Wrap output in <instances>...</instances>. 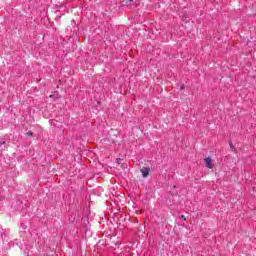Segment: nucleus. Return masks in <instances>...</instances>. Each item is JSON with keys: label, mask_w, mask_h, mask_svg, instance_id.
<instances>
[{"label": "nucleus", "mask_w": 256, "mask_h": 256, "mask_svg": "<svg viewBox=\"0 0 256 256\" xmlns=\"http://www.w3.org/2000/svg\"><path fill=\"white\" fill-rule=\"evenodd\" d=\"M27 135H28V137H31V136H33V132H27Z\"/></svg>", "instance_id": "7ed1b4c3"}, {"label": "nucleus", "mask_w": 256, "mask_h": 256, "mask_svg": "<svg viewBox=\"0 0 256 256\" xmlns=\"http://www.w3.org/2000/svg\"><path fill=\"white\" fill-rule=\"evenodd\" d=\"M129 1H133V0H129Z\"/></svg>", "instance_id": "39448f33"}, {"label": "nucleus", "mask_w": 256, "mask_h": 256, "mask_svg": "<svg viewBox=\"0 0 256 256\" xmlns=\"http://www.w3.org/2000/svg\"><path fill=\"white\" fill-rule=\"evenodd\" d=\"M140 172L142 173V176L144 178L149 177V173H151V168L149 167H143Z\"/></svg>", "instance_id": "f257e3e1"}, {"label": "nucleus", "mask_w": 256, "mask_h": 256, "mask_svg": "<svg viewBox=\"0 0 256 256\" xmlns=\"http://www.w3.org/2000/svg\"><path fill=\"white\" fill-rule=\"evenodd\" d=\"M213 160H211V157H207L204 159V163L206 165V167H208V169H213Z\"/></svg>", "instance_id": "f03ea898"}, {"label": "nucleus", "mask_w": 256, "mask_h": 256, "mask_svg": "<svg viewBox=\"0 0 256 256\" xmlns=\"http://www.w3.org/2000/svg\"><path fill=\"white\" fill-rule=\"evenodd\" d=\"M182 219H185V216H184V215H182Z\"/></svg>", "instance_id": "20e7f679"}]
</instances>
